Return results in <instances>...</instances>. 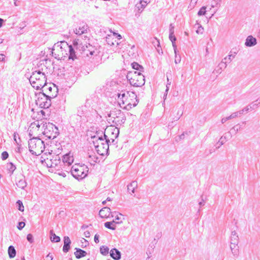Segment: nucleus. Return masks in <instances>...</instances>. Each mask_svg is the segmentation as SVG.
<instances>
[{
  "label": "nucleus",
  "instance_id": "obj_1",
  "mask_svg": "<svg viewBox=\"0 0 260 260\" xmlns=\"http://www.w3.org/2000/svg\"><path fill=\"white\" fill-rule=\"evenodd\" d=\"M100 133L91 136V138L94 139L93 143L98 153L101 155H104L108 153L110 140L107 139V136L105 133L103 136L100 135Z\"/></svg>",
  "mask_w": 260,
  "mask_h": 260
},
{
  "label": "nucleus",
  "instance_id": "obj_2",
  "mask_svg": "<svg viewBox=\"0 0 260 260\" xmlns=\"http://www.w3.org/2000/svg\"><path fill=\"white\" fill-rule=\"evenodd\" d=\"M117 96L118 103L121 107L125 106L131 108L138 104L137 95L134 92L121 91L120 93H117Z\"/></svg>",
  "mask_w": 260,
  "mask_h": 260
},
{
  "label": "nucleus",
  "instance_id": "obj_3",
  "mask_svg": "<svg viewBox=\"0 0 260 260\" xmlns=\"http://www.w3.org/2000/svg\"><path fill=\"white\" fill-rule=\"evenodd\" d=\"M29 81L31 86L37 90L44 88L47 84L46 75L40 70L33 72Z\"/></svg>",
  "mask_w": 260,
  "mask_h": 260
},
{
  "label": "nucleus",
  "instance_id": "obj_4",
  "mask_svg": "<svg viewBox=\"0 0 260 260\" xmlns=\"http://www.w3.org/2000/svg\"><path fill=\"white\" fill-rule=\"evenodd\" d=\"M28 148L32 154L38 155L44 151L45 145L41 139L33 138L28 141Z\"/></svg>",
  "mask_w": 260,
  "mask_h": 260
},
{
  "label": "nucleus",
  "instance_id": "obj_5",
  "mask_svg": "<svg viewBox=\"0 0 260 260\" xmlns=\"http://www.w3.org/2000/svg\"><path fill=\"white\" fill-rule=\"evenodd\" d=\"M126 78L129 81L130 84L135 87H141L145 84V76L140 72H129Z\"/></svg>",
  "mask_w": 260,
  "mask_h": 260
},
{
  "label": "nucleus",
  "instance_id": "obj_6",
  "mask_svg": "<svg viewBox=\"0 0 260 260\" xmlns=\"http://www.w3.org/2000/svg\"><path fill=\"white\" fill-rule=\"evenodd\" d=\"M88 171V167L84 164H75L71 169L72 176L78 180L85 178L87 176Z\"/></svg>",
  "mask_w": 260,
  "mask_h": 260
},
{
  "label": "nucleus",
  "instance_id": "obj_7",
  "mask_svg": "<svg viewBox=\"0 0 260 260\" xmlns=\"http://www.w3.org/2000/svg\"><path fill=\"white\" fill-rule=\"evenodd\" d=\"M109 120L117 126L121 125L125 121V117L124 113L120 110L114 109L108 114Z\"/></svg>",
  "mask_w": 260,
  "mask_h": 260
},
{
  "label": "nucleus",
  "instance_id": "obj_8",
  "mask_svg": "<svg viewBox=\"0 0 260 260\" xmlns=\"http://www.w3.org/2000/svg\"><path fill=\"white\" fill-rule=\"evenodd\" d=\"M55 96L56 95H48L43 92H40L39 93L38 99L36 100V104L41 108L47 109L51 105V99Z\"/></svg>",
  "mask_w": 260,
  "mask_h": 260
},
{
  "label": "nucleus",
  "instance_id": "obj_9",
  "mask_svg": "<svg viewBox=\"0 0 260 260\" xmlns=\"http://www.w3.org/2000/svg\"><path fill=\"white\" fill-rule=\"evenodd\" d=\"M43 133L49 139H55L59 134L58 128L51 123L46 124Z\"/></svg>",
  "mask_w": 260,
  "mask_h": 260
},
{
  "label": "nucleus",
  "instance_id": "obj_10",
  "mask_svg": "<svg viewBox=\"0 0 260 260\" xmlns=\"http://www.w3.org/2000/svg\"><path fill=\"white\" fill-rule=\"evenodd\" d=\"M55 47L59 48V49L61 50V52H62V55L63 54V52H66V49H68L69 59H74L76 57L74 48L71 45H69L66 41L60 42L59 44L55 45Z\"/></svg>",
  "mask_w": 260,
  "mask_h": 260
},
{
  "label": "nucleus",
  "instance_id": "obj_11",
  "mask_svg": "<svg viewBox=\"0 0 260 260\" xmlns=\"http://www.w3.org/2000/svg\"><path fill=\"white\" fill-rule=\"evenodd\" d=\"M239 237L235 231H232L231 236L230 248L234 256H237L239 253Z\"/></svg>",
  "mask_w": 260,
  "mask_h": 260
},
{
  "label": "nucleus",
  "instance_id": "obj_12",
  "mask_svg": "<svg viewBox=\"0 0 260 260\" xmlns=\"http://www.w3.org/2000/svg\"><path fill=\"white\" fill-rule=\"evenodd\" d=\"M42 164H46L48 168L55 167L60 162V157L58 155H56L52 158H44V160H41Z\"/></svg>",
  "mask_w": 260,
  "mask_h": 260
},
{
  "label": "nucleus",
  "instance_id": "obj_13",
  "mask_svg": "<svg viewBox=\"0 0 260 260\" xmlns=\"http://www.w3.org/2000/svg\"><path fill=\"white\" fill-rule=\"evenodd\" d=\"M88 30H89L88 25L85 22L82 21L78 24L77 26L74 29V32L77 35L80 36L86 33Z\"/></svg>",
  "mask_w": 260,
  "mask_h": 260
},
{
  "label": "nucleus",
  "instance_id": "obj_14",
  "mask_svg": "<svg viewBox=\"0 0 260 260\" xmlns=\"http://www.w3.org/2000/svg\"><path fill=\"white\" fill-rule=\"evenodd\" d=\"M137 1V0H135ZM137 3L135 5V11L137 12L136 15H138V14H140L144 10L146 7V0H137Z\"/></svg>",
  "mask_w": 260,
  "mask_h": 260
},
{
  "label": "nucleus",
  "instance_id": "obj_15",
  "mask_svg": "<svg viewBox=\"0 0 260 260\" xmlns=\"http://www.w3.org/2000/svg\"><path fill=\"white\" fill-rule=\"evenodd\" d=\"M112 213L111 209L108 207H105L101 209L99 211V216L101 218H108L110 214Z\"/></svg>",
  "mask_w": 260,
  "mask_h": 260
},
{
  "label": "nucleus",
  "instance_id": "obj_16",
  "mask_svg": "<svg viewBox=\"0 0 260 260\" xmlns=\"http://www.w3.org/2000/svg\"><path fill=\"white\" fill-rule=\"evenodd\" d=\"M256 44L257 40L256 38L252 36H248L245 42V45L247 47H252L255 46Z\"/></svg>",
  "mask_w": 260,
  "mask_h": 260
},
{
  "label": "nucleus",
  "instance_id": "obj_17",
  "mask_svg": "<svg viewBox=\"0 0 260 260\" xmlns=\"http://www.w3.org/2000/svg\"><path fill=\"white\" fill-rule=\"evenodd\" d=\"M64 245L62 248V251L67 253L70 249V245L71 244V241L68 236H64L63 238Z\"/></svg>",
  "mask_w": 260,
  "mask_h": 260
},
{
  "label": "nucleus",
  "instance_id": "obj_18",
  "mask_svg": "<svg viewBox=\"0 0 260 260\" xmlns=\"http://www.w3.org/2000/svg\"><path fill=\"white\" fill-rule=\"evenodd\" d=\"M110 255L115 260H119L121 258V252L115 248L110 250Z\"/></svg>",
  "mask_w": 260,
  "mask_h": 260
},
{
  "label": "nucleus",
  "instance_id": "obj_19",
  "mask_svg": "<svg viewBox=\"0 0 260 260\" xmlns=\"http://www.w3.org/2000/svg\"><path fill=\"white\" fill-rule=\"evenodd\" d=\"M160 236V234H158L156 236L157 239L155 238H153L152 241L149 244L148 249H149V253L150 254H151V253H152L153 252L154 249L155 247V245L157 243V240L159 238Z\"/></svg>",
  "mask_w": 260,
  "mask_h": 260
},
{
  "label": "nucleus",
  "instance_id": "obj_20",
  "mask_svg": "<svg viewBox=\"0 0 260 260\" xmlns=\"http://www.w3.org/2000/svg\"><path fill=\"white\" fill-rule=\"evenodd\" d=\"M75 250L76 251L74 252V254L77 259L81 258L86 255L87 252L79 248H75Z\"/></svg>",
  "mask_w": 260,
  "mask_h": 260
},
{
  "label": "nucleus",
  "instance_id": "obj_21",
  "mask_svg": "<svg viewBox=\"0 0 260 260\" xmlns=\"http://www.w3.org/2000/svg\"><path fill=\"white\" fill-rule=\"evenodd\" d=\"M74 161L73 157L70 155L69 154H66L62 157V162L67 164L68 165H71Z\"/></svg>",
  "mask_w": 260,
  "mask_h": 260
},
{
  "label": "nucleus",
  "instance_id": "obj_22",
  "mask_svg": "<svg viewBox=\"0 0 260 260\" xmlns=\"http://www.w3.org/2000/svg\"><path fill=\"white\" fill-rule=\"evenodd\" d=\"M87 113V108L85 106L79 107L77 110V115L80 117L85 116Z\"/></svg>",
  "mask_w": 260,
  "mask_h": 260
},
{
  "label": "nucleus",
  "instance_id": "obj_23",
  "mask_svg": "<svg viewBox=\"0 0 260 260\" xmlns=\"http://www.w3.org/2000/svg\"><path fill=\"white\" fill-rule=\"evenodd\" d=\"M138 184L137 181H132L127 185V190L130 194L134 193L135 192V189L137 187Z\"/></svg>",
  "mask_w": 260,
  "mask_h": 260
},
{
  "label": "nucleus",
  "instance_id": "obj_24",
  "mask_svg": "<svg viewBox=\"0 0 260 260\" xmlns=\"http://www.w3.org/2000/svg\"><path fill=\"white\" fill-rule=\"evenodd\" d=\"M6 168L10 176L13 174L14 171L16 169L15 165L11 162L7 164Z\"/></svg>",
  "mask_w": 260,
  "mask_h": 260
},
{
  "label": "nucleus",
  "instance_id": "obj_25",
  "mask_svg": "<svg viewBox=\"0 0 260 260\" xmlns=\"http://www.w3.org/2000/svg\"><path fill=\"white\" fill-rule=\"evenodd\" d=\"M17 186L21 189H24L27 185V182L25 179V177L23 176V178L20 179L18 182L16 183Z\"/></svg>",
  "mask_w": 260,
  "mask_h": 260
},
{
  "label": "nucleus",
  "instance_id": "obj_26",
  "mask_svg": "<svg viewBox=\"0 0 260 260\" xmlns=\"http://www.w3.org/2000/svg\"><path fill=\"white\" fill-rule=\"evenodd\" d=\"M50 240L52 242H58L60 241V238L59 236H56L53 232V230L50 231Z\"/></svg>",
  "mask_w": 260,
  "mask_h": 260
},
{
  "label": "nucleus",
  "instance_id": "obj_27",
  "mask_svg": "<svg viewBox=\"0 0 260 260\" xmlns=\"http://www.w3.org/2000/svg\"><path fill=\"white\" fill-rule=\"evenodd\" d=\"M8 252L10 258H12L16 256V251L13 246L11 245L8 247Z\"/></svg>",
  "mask_w": 260,
  "mask_h": 260
},
{
  "label": "nucleus",
  "instance_id": "obj_28",
  "mask_svg": "<svg viewBox=\"0 0 260 260\" xmlns=\"http://www.w3.org/2000/svg\"><path fill=\"white\" fill-rule=\"evenodd\" d=\"M131 66L133 69L136 70L137 71H139L140 72H144V68L138 64L137 62H134L131 63Z\"/></svg>",
  "mask_w": 260,
  "mask_h": 260
},
{
  "label": "nucleus",
  "instance_id": "obj_29",
  "mask_svg": "<svg viewBox=\"0 0 260 260\" xmlns=\"http://www.w3.org/2000/svg\"><path fill=\"white\" fill-rule=\"evenodd\" d=\"M111 133L112 137L111 138V139L112 140V142H113L114 141V138H117L119 135V129L117 127H113L112 132H111Z\"/></svg>",
  "mask_w": 260,
  "mask_h": 260
},
{
  "label": "nucleus",
  "instance_id": "obj_30",
  "mask_svg": "<svg viewBox=\"0 0 260 260\" xmlns=\"http://www.w3.org/2000/svg\"><path fill=\"white\" fill-rule=\"evenodd\" d=\"M88 160L90 161V164L96 162L98 160V157L94 154H89L88 156Z\"/></svg>",
  "mask_w": 260,
  "mask_h": 260
},
{
  "label": "nucleus",
  "instance_id": "obj_31",
  "mask_svg": "<svg viewBox=\"0 0 260 260\" xmlns=\"http://www.w3.org/2000/svg\"><path fill=\"white\" fill-rule=\"evenodd\" d=\"M227 59H228V57H224L222 60V61H221V62H220L218 66V67L221 69L222 70L223 69H225L226 67V62H228L227 61Z\"/></svg>",
  "mask_w": 260,
  "mask_h": 260
},
{
  "label": "nucleus",
  "instance_id": "obj_32",
  "mask_svg": "<svg viewBox=\"0 0 260 260\" xmlns=\"http://www.w3.org/2000/svg\"><path fill=\"white\" fill-rule=\"evenodd\" d=\"M106 41L107 44L110 46L115 45V42H116V41H115V42L113 41L112 36L111 34L107 35Z\"/></svg>",
  "mask_w": 260,
  "mask_h": 260
},
{
  "label": "nucleus",
  "instance_id": "obj_33",
  "mask_svg": "<svg viewBox=\"0 0 260 260\" xmlns=\"http://www.w3.org/2000/svg\"><path fill=\"white\" fill-rule=\"evenodd\" d=\"M109 248L106 246H102L100 247V252L104 255H106L109 253Z\"/></svg>",
  "mask_w": 260,
  "mask_h": 260
},
{
  "label": "nucleus",
  "instance_id": "obj_34",
  "mask_svg": "<svg viewBox=\"0 0 260 260\" xmlns=\"http://www.w3.org/2000/svg\"><path fill=\"white\" fill-rule=\"evenodd\" d=\"M115 220H113L112 221H111V222L108 221L104 223V225L106 228H107L108 229L115 230L116 229L115 226H112L113 223H115Z\"/></svg>",
  "mask_w": 260,
  "mask_h": 260
},
{
  "label": "nucleus",
  "instance_id": "obj_35",
  "mask_svg": "<svg viewBox=\"0 0 260 260\" xmlns=\"http://www.w3.org/2000/svg\"><path fill=\"white\" fill-rule=\"evenodd\" d=\"M206 13V7H202L198 12V15L199 16L205 15Z\"/></svg>",
  "mask_w": 260,
  "mask_h": 260
},
{
  "label": "nucleus",
  "instance_id": "obj_36",
  "mask_svg": "<svg viewBox=\"0 0 260 260\" xmlns=\"http://www.w3.org/2000/svg\"><path fill=\"white\" fill-rule=\"evenodd\" d=\"M226 141V137L225 136H222L219 139L218 142L217 144H219V145L216 147V149L219 148L221 145H222Z\"/></svg>",
  "mask_w": 260,
  "mask_h": 260
},
{
  "label": "nucleus",
  "instance_id": "obj_37",
  "mask_svg": "<svg viewBox=\"0 0 260 260\" xmlns=\"http://www.w3.org/2000/svg\"><path fill=\"white\" fill-rule=\"evenodd\" d=\"M152 43L153 44V46L156 49H157V48H159L160 47L159 40H157L156 38H154L153 39V40L152 41Z\"/></svg>",
  "mask_w": 260,
  "mask_h": 260
},
{
  "label": "nucleus",
  "instance_id": "obj_38",
  "mask_svg": "<svg viewBox=\"0 0 260 260\" xmlns=\"http://www.w3.org/2000/svg\"><path fill=\"white\" fill-rule=\"evenodd\" d=\"M16 204L18 206V209L20 211H24V206L22 202L20 200H18L16 202Z\"/></svg>",
  "mask_w": 260,
  "mask_h": 260
},
{
  "label": "nucleus",
  "instance_id": "obj_39",
  "mask_svg": "<svg viewBox=\"0 0 260 260\" xmlns=\"http://www.w3.org/2000/svg\"><path fill=\"white\" fill-rule=\"evenodd\" d=\"M81 241L82 243L81 247L82 248H85L87 246V245H88V241L85 239L84 238H82V240Z\"/></svg>",
  "mask_w": 260,
  "mask_h": 260
},
{
  "label": "nucleus",
  "instance_id": "obj_40",
  "mask_svg": "<svg viewBox=\"0 0 260 260\" xmlns=\"http://www.w3.org/2000/svg\"><path fill=\"white\" fill-rule=\"evenodd\" d=\"M169 39L172 43H174L176 41V38L174 35V33L169 34Z\"/></svg>",
  "mask_w": 260,
  "mask_h": 260
},
{
  "label": "nucleus",
  "instance_id": "obj_41",
  "mask_svg": "<svg viewBox=\"0 0 260 260\" xmlns=\"http://www.w3.org/2000/svg\"><path fill=\"white\" fill-rule=\"evenodd\" d=\"M220 2H219V1L218 0H213L211 5V7H218V6H220Z\"/></svg>",
  "mask_w": 260,
  "mask_h": 260
},
{
  "label": "nucleus",
  "instance_id": "obj_42",
  "mask_svg": "<svg viewBox=\"0 0 260 260\" xmlns=\"http://www.w3.org/2000/svg\"><path fill=\"white\" fill-rule=\"evenodd\" d=\"M110 32H111V33H112V35H111L112 36V37H115V38L117 39V40H118L121 39L122 37L120 34L115 32H112L111 30L110 31Z\"/></svg>",
  "mask_w": 260,
  "mask_h": 260
},
{
  "label": "nucleus",
  "instance_id": "obj_43",
  "mask_svg": "<svg viewBox=\"0 0 260 260\" xmlns=\"http://www.w3.org/2000/svg\"><path fill=\"white\" fill-rule=\"evenodd\" d=\"M9 157V154L7 151H4L2 153L1 158L3 160L7 159Z\"/></svg>",
  "mask_w": 260,
  "mask_h": 260
},
{
  "label": "nucleus",
  "instance_id": "obj_44",
  "mask_svg": "<svg viewBox=\"0 0 260 260\" xmlns=\"http://www.w3.org/2000/svg\"><path fill=\"white\" fill-rule=\"evenodd\" d=\"M114 216H115V215H114L113 213H112V217ZM115 220H117V221L115 222V223H120L122 222L121 217L119 216L118 215L115 216Z\"/></svg>",
  "mask_w": 260,
  "mask_h": 260
},
{
  "label": "nucleus",
  "instance_id": "obj_45",
  "mask_svg": "<svg viewBox=\"0 0 260 260\" xmlns=\"http://www.w3.org/2000/svg\"><path fill=\"white\" fill-rule=\"evenodd\" d=\"M242 114V112H240V111H237L236 112H234L231 114V116L232 119L236 118L238 116H240Z\"/></svg>",
  "mask_w": 260,
  "mask_h": 260
},
{
  "label": "nucleus",
  "instance_id": "obj_46",
  "mask_svg": "<svg viewBox=\"0 0 260 260\" xmlns=\"http://www.w3.org/2000/svg\"><path fill=\"white\" fill-rule=\"evenodd\" d=\"M204 31V28L202 26V25H200L198 26L197 30H196V32L198 34H202Z\"/></svg>",
  "mask_w": 260,
  "mask_h": 260
},
{
  "label": "nucleus",
  "instance_id": "obj_47",
  "mask_svg": "<svg viewBox=\"0 0 260 260\" xmlns=\"http://www.w3.org/2000/svg\"><path fill=\"white\" fill-rule=\"evenodd\" d=\"M236 54H237V53L236 52H234L233 54L231 53V54H229L228 55V56L227 57H228L227 61L229 62H230L232 60L231 57L234 58Z\"/></svg>",
  "mask_w": 260,
  "mask_h": 260
},
{
  "label": "nucleus",
  "instance_id": "obj_48",
  "mask_svg": "<svg viewBox=\"0 0 260 260\" xmlns=\"http://www.w3.org/2000/svg\"><path fill=\"white\" fill-rule=\"evenodd\" d=\"M26 238L28 241H29L30 243H32L34 242V238L31 234H28L27 235Z\"/></svg>",
  "mask_w": 260,
  "mask_h": 260
},
{
  "label": "nucleus",
  "instance_id": "obj_49",
  "mask_svg": "<svg viewBox=\"0 0 260 260\" xmlns=\"http://www.w3.org/2000/svg\"><path fill=\"white\" fill-rule=\"evenodd\" d=\"M177 116H175V117H172L171 119L172 120V121H177L180 118V117L181 116L182 114V113L181 114H179V112H177Z\"/></svg>",
  "mask_w": 260,
  "mask_h": 260
},
{
  "label": "nucleus",
  "instance_id": "obj_50",
  "mask_svg": "<svg viewBox=\"0 0 260 260\" xmlns=\"http://www.w3.org/2000/svg\"><path fill=\"white\" fill-rule=\"evenodd\" d=\"M25 224L24 222H19L18 223V225L17 226V228L19 230H21L25 226Z\"/></svg>",
  "mask_w": 260,
  "mask_h": 260
},
{
  "label": "nucleus",
  "instance_id": "obj_51",
  "mask_svg": "<svg viewBox=\"0 0 260 260\" xmlns=\"http://www.w3.org/2000/svg\"><path fill=\"white\" fill-rule=\"evenodd\" d=\"M222 72V70L220 69L218 66L213 71V74H220Z\"/></svg>",
  "mask_w": 260,
  "mask_h": 260
},
{
  "label": "nucleus",
  "instance_id": "obj_52",
  "mask_svg": "<svg viewBox=\"0 0 260 260\" xmlns=\"http://www.w3.org/2000/svg\"><path fill=\"white\" fill-rule=\"evenodd\" d=\"M174 33V27L173 24H170L169 28V34Z\"/></svg>",
  "mask_w": 260,
  "mask_h": 260
},
{
  "label": "nucleus",
  "instance_id": "obj_53",
  "mask_svg": "<svg viewBox=\"0 0 260 260\" xmlns=\"http://www.w3.org/2000/svg\"><path fill=\"white\" fill-rule=\"evenodd\" d=\"M175 56H176V59L175 60V63L177 64V63H180V61H181V57H180V56H179L178 57H177V54H175Z\"/></svg>",
  "mask_w": 260,
  "mask_h": 260
},
{
  "label": "nucleus",
  "instance_id": "obj_54",
  "mask_svg": "<svg viewBox=\"0 0 260 260\" xmlns=\"http://www.w3.org/2000/svg\"><path fill=\"white\" fill-rule=\"evenodd\" d=\"M99 235L98 234H95L94 237V241L96 243H98L99 242Z\"/></svg>",
  "mask_w": 260,
  "mask_h": 260
},
{
  "label": "nucleus",
  "instance_id": "obj_55",
  "mask_svg": "<svg viewBox=\"0 0 260 260\" xmlns=\"http://www.w3.org/2000/svg\"><path fill=\"white\" fill-rule=\"evenodd\" d=\"M52 56H54L56 59H60L62 57H60L58 54H56L55 53H54L53 51L52 52Z\"/></svg>",
  "mask_w": 260,
  "mask_h": 260
},
{
  "label": "nucleus",
  "instance_id": "obj_56",
  "mask_svg": "<svg viewBox=\"0 0 260 260\" xmlns=\"http://www.w3.org/2000/svg\"><path fill=\"white\" fill-rule=\"evenodd\" d=\"M87 51L89 52V54H90V55H93L95 54L94 50H87ZM86 54L87 56H88V53H87Z\"/></svg>",
  "mask_w": 260,
  "mask_h": 260
},
{
  "label": "nucleus",
  "instance_id": "obj_57",
  "mask_svg": "<svg viewBox=\"0 0 260 260\" xmlns=\"http://www.w3.org/2000/svg\"><path fill=\"white\" fill-rule=\"evenodd\" d=\"M46 260H52L53 259V256L52 255H50V254H48L46 256Z\"/></svg>",
  "mask_w": 260,
  "mask_h": 260
},
{
  "label": "nucleus",
  "instance_id": "obj_58",
  "mask_svg": "<svg viewBox=\"0 0 260 260\" xmlns=\"http://www.w3.org/2000/svg\"><path fill=\"white\" fill-rule=\"evenodd\" d=\"M172 45L173 47V49L174 50V52H175V54H177V46L176 45L175 42H174V43H172Z\"/></svg>",
  "mask_w": 260,
  "mask_h": 260
},
{
  "label": "nucleus",
  "instance_id": "obj_59",
  "mask_svg": "<svg viewBox=\"0 0 260 260\" xmlns=\"http://www.w3.org/2000/svg\"><path fill=\"white\" fill-rule=\"evenodd\" d=\"M84 235L85 237H86V238H88L90 236V232L89 231H85L84 232Z\"/></svg>",
  "mask_w": 260,
  "mask_h": 260
},
{
  "label": "nucleus",
  "instance_id": "obj_60",
  "mask_svg": "<svg viewBox=\"0 0 260 260\" xmlns=\"http://www.w3.org/2000/svg\"><path fill=\"white\" fill-rule=\"evenodd\" d=\"M198 0H191V4H193L192 8H194L196 5Z\"/></svg>",
  "mask_w": 260,
  "mask_h": 260
},
{
  "label": "nucleus",
  "instance_id": "obj_61",
  "mask_svg": "<svg viewBox=\"0 0 260 260\" xmlns=\"http://www.w3.org/2000/svg\"><path fill=\"white\" fill-rule=\"evenodd\" d=\"M5 56L3 54H0V61H4L5 60Z\"/></svg>",
  "mask_w": 260,
  "mask_h": 260
},
{
  "label": "nucleus",
  "instance_id": "obj_62",
  "mask_svg": "<svg viewBox=\"0 0 260 260\" xmlns=\"http://www.w3.org/2000/svg\"><path fill=\"white\" fill-rule=\"evenodd\" d=\"M205 204V202L204 201L203 199L201 201H200L199 203V205L200 206V207H201L202 206H204Z\"/></svg>",
  "mask_w": 260,
  "mask_h": 260
},
{
  "label": "nucleus",
  "instance_id": "obj_63",
  "mask_svg": "<svg viewBox=\"0 0 260 260\" xmlns=\"http://www.w3.org/2000/svg\"><path fill=\"white\" fill-rule=\"evenodd\" d=\"M240 111V113H241V112H242V114H243V113H244V112H246V113H247V112H248V110H247V108H246V107L244 108V109H243L242 110H240V111Z\"/></svg>",
  "mask_w": 260,
  "mask_h": 260
},
{
  "label": "nucleus",
  "instance_id": "obj_64",
  "mask_svg": "<svg viewBox=\"0 0 260 260\" xmlns=\"http://www.w3.org/2000/svg\"><path fill=\"white\" fill-rule=\"evenodd\" d=\"M185 134L187 135V132H186V133H183V134H182L179 137H180V139H183L184 138V135H185Z\"/></svg>",
  "mask_w": 260,
  "mask_h": 260
}]
</instances>
